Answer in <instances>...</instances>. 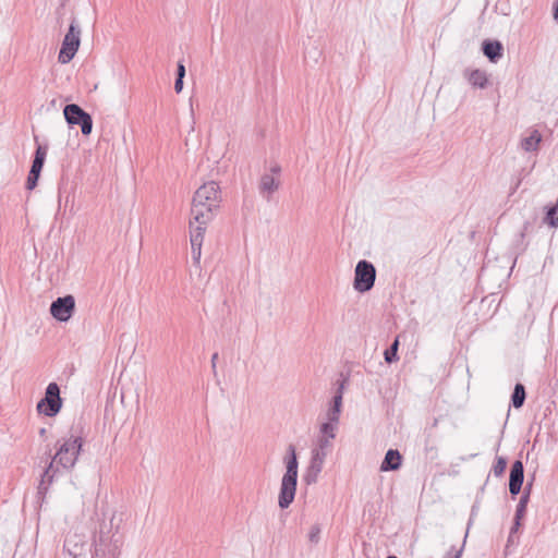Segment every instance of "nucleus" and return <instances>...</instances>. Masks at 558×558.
I'll list each match as a JSON object with an SVG mask.
<instances>
[{
    "instance_id": "f704fd0d",
    "label": "nucleus",
    "mask_w": 558,
    "mask_h": 558,
    "mask_svg": "<svg viewBox=\"0 0 558 558\" xmlns=\"http://www.w3.org/2000/svg\"><path fill=\"white\" fill-rule=\"evenodd\" d=\"M217 360H218V353L215 352L211 356V368H213L214 375H217V369H216Z\"/></svg>"
},
{
    "instance_id": "5701e85b",
    "label": "nucleus",
    "mask_w": 558,
    "mask_h": 558,
    "mask_svg": "<svg viewBox=\"0 0 558 558\" xmlns=\"http://www.w3.org/2000/svg\"><path fill=\"white\" fill-rule=\"evenodd\" d=\"M347 381H348V378H343L341 381H338L339 386H338V389H337L335 396L332 397V401H331V404L337 408L342 407L343 389H344Z\"/></svg>"
},
{
    "instance_id": "4c0bfd02",
    "label": "nucleus",
    "mask_w": 558,
    "mask_h": 558,
    "mask_svg": "<svg viewBox=\"0 0 558 558\" xmlns=\"http://www.w3.org/2000/svg\"><path fill=\"white\" fill-rule=\"evenodd\" d=\"M46 434H47V429H46L45 427H41V428L39 429V435H40L41 437H45V436H46Z\"/></svg>"
},
{
    "instance_id": "cd10ccee",
    "label": "nucleus",
    "mask_w": 558,
    "mask_h": 558,
    "mask_svg": "<svg viewBox=\"0 0 558 558\" xmlns=\"http://www.w3.org/2000/svg\"><path fill=\"white\" fill-rule=\"evenodd\" d=\"M340 413H341V408H337V407L331 404L329 410H328V412H327V418L329 421H333V422H338L339 423Z\"/></svg>"
},
{
    "instance_id": "aec40b11",
    "label": "nucleus",
    "mask_w": 558,
    "mask_h": 558,
    "mask_svg": "<svg viewBox=\"0 0 558 558\" xmlns=\"http://www.w3.org/2000/svg\"><path fill=\"white\" fill-rule=\"evenodd\" d=\"M541 140V134L535 130L531 133L530 136L522 140L521 146L525 151H534L537 149Z\"/></svg>"
},
{
    "instance_id": "2eb2a0df",
    "label": "nucleus",
    "mask_w": 558,
    "mask_h": 558,
    "mask_svg": "<svg viewBox=\"0 0 558 558\" xmlns=\"http://www.w3.org/2000/svg\"><path fill=\"white\" fill-rule=\"evenodd\" d=\"M280 182L272 174L265 173L260 178L259 193L267 199L270 201L271 195L279 189Z\"/></svg>"
},
{
    "instance_id": "f03ea898",
    "label": "nucleus",
    "mask_w": 558,
    "mask_h": 558,
    "mask_svg": "<svg viewBox=\"0 0 558 558\" xmlns=\"http://www.w3.org/2000/svg\"><path fill=\"white\" fill-rule=\"evenodd\" d=\"M82 446V436L75 434H71V436L60 445L50 464L45 470L41 476V481L38 486L39 495H45L48 490V485L52 482L53 474H51L50 472L53 468V463H58L66 470L72 469L77 460Z\"/></svg>"
},
{
    "instance_id": "c756f323",
    "label": "nucleus",
    "mask_w": 558,
    "mask_h": 558,
    "mask_svg": "<svg viewBox=\"0 0 558 558\" xmlns=\"http://www.w3.org/2000/svg\"><path fill=\"white\" fill-rule=\"evenodd\" d=\"M192 248V257L195 263H199L202 255V246H191Z\"/></svg>"
},
{
    "instance_id": "39448f33",
    "label": "nucleus",
    "mask_w": 558,
    "mask_h": 558,
    "mask_svg": "<svg viewBox=\"0 0 558 558\" xmlns=\"http://www.w3.org/2000/svg\"><path fill=\"white\" fill-rule=\"evenodd\" d=\"M63 407V399L60 395V387L57 383H50L45 390V396L41 398L36 410L39 414L48 417L58 415Z\"/></svg>"
},
{
    "instance_id": "20e7f679",
    "label": "nucleus",
    "mask_w": 558,
    "mask_h": 558,
    "mask_svg": "<svg viewBox=\"0 0 558 558\" xmlns=\"http://www.w3.org/2000/svg\"><path fill=\"white\" fill-rule=\"evenodd\" d=\"M283 462L286 472L281 478L278 505L281 509H287L294 500L298 485L299 462L294 445L288 446Z\"/></svg>"
},
{
    "instance_id": "f3484780",
    "label": "nucleus",
    "mask_w": 558,
    "mask_h": 558,
    "mask_svg": "<svg viewBox=\"0 0 558 558\" xmlns=\"http://www.w3.org/2000/svg\"><path fill=\"white\" fill-rule=\"evenodd\" d=\"M47 150H48L47 145L37 144V147H36L35 154H34V159H33V162L31 166V171L38 172L39 174L41 173V170L45 165L46 156H47Z\"/></svg>"
},
{
    "instance_id": "423d86ee",
    "label": "nucleus",
    "mask_w": 558,
    "mask_h": 558,
    "mask_svg": "<svg viewBox=\"0 0 558 558\" xmlns=\"http://www.w3.org/2000/svg\"><path fill=\"white\" fill-rule=\"evenodd\" d=\"M80 36L81 29L77 24V21L76 19H72V22L69 26V31L62 40L61 49L58 56V61L61 64L69 63L76 54L81 44Z\"/></svg>"
},
{
    "instance_id": "c85d7f7f",
    "label": "nucleus",
    "mask_w": 558,
    "mask_h": 558,
    "mask_svg": "<svg viewBox=\"0 0 558 558\" xmlns=\"http://www.w3.org/2000/svg\"><path fill=\"white\" fill-rule=\"evenodd\" d=\"M319 535H320V526L318 524L312 525L310 533H308V539L310 542L316 544L319 542Z\"/></svg>"
},
{
    "instance_id": "2f4dec72",
    "label": "nucleus",
    "mask_w": 558,
    "mask_h": 558,
    "mask_svg": "<svg viewBox=\"0 0 558 558\" xmlns=\"http://www.w3.org/2000/svg\"><path fill=\"white\" fill-rule=\"evenodd\" d=\"M183 80L184 78H181V77H175V82H174V90L175 93H181L182 89H183Z\"/></svg>"
},
{
    "instance_id": "b1692460",
    "label": "nucleus",
    "mask_w": 558,
    "mask_h": 558,
    "mask_svg": "<svg viewBox=\"0 0 558 558\" xmlns=\"http://www.w3.org/2000/svg\"><path fill=\"white\" fill-rule=\"evenodd\" d=\"M507 468V459L504 457H497L496 462L493 466V473L495 476H501Z\"/></svg>"
},
{
    "instance_id": "9b49d317",
    "label": "nucleus",
    "mask_w": 558,
    "mask_h": 558,
    "mask_svg": "<svg viewBox=\"0 0 558 558\" xmlns=\"http://www.w3.org/2000/svg\"><path fill=\"white\" fill-rule=\"evenodd\" d=\"M482 52L492 63H497L504 56V46L497 39H485L482 43Z\"/></svg>"
},
{
    "instance_id": "9d476101",
    "label": "nucleus",
    "mask_w": 558,
    "mask_h": 558,
    "mask_svg": "<svg viewBox=\"0 0 558 558\" xmlns=\"http://www.w3.org/2000/svg\"><path fill=\"white\" fill-rule=\"evenodd\" d=\"M524 481V465L521 460H515L510 468L509 492L512 497L520 494Z\"/></svg>"
},
{
    "instance_id": "473e14b6",
    "label": "nucleus",
    "mask_w": 558,
    "mask_h": 558,
    "mask_svg": "<svg viewBox=\"0 0 558 558\" xmlns=\"http://www.w3.org/2000/svg\"><path fill=\"white\" fill-rule=\"evenodd\" d=\"M521 520H522V519H517V517H514V519H513V525H512V527H511V530H510V535H512L513 533H515V532L518 531V529H519V527H520V525H521ZM510 537H511V536H509V538H510Z\"/></svg>"
},
{
    "instance_id": "c9c22d12",
    "label": "nucleus",
    "mask_w": 558,
    "mask_h": 558,
    "mask_svg": "<svg viewBox=\"0 0 558 558\" xmlns=\"http://www.w3.org/2000/svg\"><path fill=\"white\" fill-rule=\"evenodd\" d=\"M281 171V167L278 163H275L270 167L271 174H279Z\"/></svg>"
},
{
    "instance_id": "4468645a",
    "label": "nucleus",
    "mask_w": 558,
    "mask_h": 558,
    "mask_svg": "<svg viewBox=\"0 0 558 558\" xmlns=\"http://www.w3.org/2000/svg\"><path fill=\"white\" fill-rule=\"evenodd\" d=\"M402 456L397 449H388L380 464L381 472L397 471L402 465Z\"/></svg>"
},
{
    "instance_id": "f8f14e48",
    "label": "nucleus",
    "mask_w": 558,
    "mask_h": 558,
    "mask_svg": "<svg viewBox=\"0 0 558 558\" xmlns=\"http://www.w3.org/2000/svg\"><path fill=\"white\" fill-rule=\"evenodd\" d=\"M325 459L312 454L310 464L305 471L303 480L307 485L315 484L317 482L318 475L323 470Z\"/></svg>"
},
{
    "instance_id": "6e6552de",
    "label": "nucleus",
    "mask_w": 558,
    "mask_h": 558,
    "mask_svg": "<svg viewBox=\"0 0 558 558\" xmlns=\"http://www.w3.org/2000/svg\"><path fill=\"white\" fill-rule=\"evenodd\" d=\"M63 116L68 124L78 125L83 135H89L93 131L92 116L76 104L65 105Z\"/></svg>"
},
{
    "instance_id": "1a4fd4ad",
    "label": "nucleus",
    "mask_w": 558,
    "mask_h": 558,
    "mask_svg": "<svg viewBox=\"0 0 558 558\" xmlns=\"http://www.w3.org/2000/svg\"><path fill=\"white\" fill-rule=\"evenodd\" d=\"M75 311V299L72 294L57 298L50 304L51 316L61 323H66Z\"/></svg>"
},
{
    "instance_id": "4be33fe9",
    "label": "nucleus",
    "mask_w": 558,
    "mask_h": 558,
    "mask_svg": "<svg viewBox=\"0 0 558 558\" xmlns=\"http://www.w3.org/2000/svg\"><path fill=\"white\" fill-rule=\"evenodd\" d=\"M338 425H339L338 422H333V421H329V420L327 422L323 423L319 428L320 436H326L328 438L335 439L336 432L338 429Z\"/></svg>"
},
{
    "instance_id": "0eeeda50",
    "label": "nucleus",
    "mask_w": 558,
    "mask_h": 558,
    "mask_svg": "<svg viewBox=\"0 0 558 558\" xmlns=\"http://www.w3.org/2000/svg\"><path fill=\"white\" fill-rule=\"evenodd\" d=\"M376 280V268L373 263L361 259L354 270L353 288L360 293H365L374 288Z\"/></svg>"
},
{
    "instance_id": "412c9836",
    "label": "nucleus",
    "mask_w": 558,
    "mask_h": 558,
    "mask_svg": "<svg viewBox=\"0 0 558 558\" xmlns=\"http://www.w3.org/2000/svg\"><path fill=\"white\" fill-rule=\"evenodd\" d=\"M398 349H399V338L397 337L393 340V342L390 344V347L388 349H386L384 352V357H385L386 363L391 364L399 360Z\"/></svg>"
},
{
    "instance_id": "ea45409f",
    "label": "nucleus",
    "mask_w": 558,
    "mask_h": 558,
    "mask_svg": "<svg viewBox=\"0 0 558 558\" xmlns=\"http://www.w3.org/2000/svg\"><path fill=\"white\" fill-rule=\"evenodd\" d=\"M437 423H438V420H437V418H435V420H434V423H433V426L435 427V426L437 425Z\"/></svg>"
},
{
    "instance_id": "58836bf2",
    "label": "nucleus",
    "mask_w": 558,
    "mask_h": 558,
    "mask_svg": "<svg viewBox=\"0 0 558 558\" xmlns=\"http://www.w3.org/2000/svg\"><path fill=\"white\" fill-rule=\"evenodd\" d=\"M501 12H502L504 15H509L508 9L507 10L506 9H501Z\"/></svg>"
},
{
    "instance_id": "6ab92c4d",
    "label": "nucleus",
    "mask_w": 558,
    "mask_h": 558,
    "mask_svg": "<svg viewBox=\"0 0 558 558\" xmlns=\"http://www.w3.org/2000/svg\"><path fill=\"white\" fill-rule=\"evenodd\" d=\"M332 438H328L326 436H319L318 438V447L313 449L312 454L326 459L328 453L332 448L331 444Z\"/></svg>"
},
{
    "instance_id": "393cba45",
    "label": "nucleus",
    "mask_w": 558,
    "mask_h": 558,
    "mask_svg": "<svg viewBox=\"0 0 558 558\" xmlns=\"http://www.w3.org/2000/svg\"><path fill=\"white\" fill-rule=\"evenodd\" d=\"M530 499H526V496H521L519 504L517 505L515 514L517 519H523L526 512V507Z\"/></svg>"
},
{
    "instance_id": "bb28decb",
    "label": "nucleus",
    "mask_w": 558,
    "mask_h": 558,
    "mask_svg": "<svg viewBox=\"0 0 558 558\" xmlns=\"http://www.w3.org/2000/svg\"><path fill=\"white\" fill-rule=\"evenodd\" d=\"M468 534H469V530H466V533H465L464 539H463V544L460 547V549L454 550V547H451V549L447 553V555L444 558H461L463 549H464V545H465V541H466Z\"/></svg>"
},
{
    "instance_id": "e433bc0d",
    "label": "nucleus",
    "mask_w": 558,
    "mask_h": 558,
    "mask_svg": "<svg viewBox=\"0 0 558 558\" xmlns=\"http://www.w3.org/2000/svg\"><path fill=\"white\" fill-rule=\"evenodd\" d=\"M554 17L558 21V0L554 4Z\"/></svg>"
},
{
    "instance_id": "7ed1b4c3",
    "label": "nucleus",
    "mask_w": 558,
    "mask_h": 558,
    "mask_svg": "<svg viewBox=\"0 0 558 558\" xmlns=\"http://www.w3.org/2000/svg\"><path fill=\"white\" fill-rule=\"evenodd\" d=\"M114 514L109 522L102 521L93 536V546L96 556L119 558L124 537L119 531V525L113 524Z\"/></svg>"
},
{
    "instance_id": "7c9ffc66",
    "label": "nucleus",
    "mask_w": 558,
    "mask_h": 558,
    "mask_svg": "<svg viewBox=\"0 0 558 558\" xmlns=\"http://www.w3.org/2000/svg\"><path fill=\"white\" fill-rule=\"evenodd\" d=\"M185 72L186 71H185V66H184L183 62L179 61L178 66H177V77L184 78Z\"/></svg>"
},
{
    "instance_id": "f257e3e1",
    "label": "nucleus",
    "mask_w": 558,
    "mask_h": 558,
    "mask_svg": "<svg viewBox=\"0 0 558 558\" xmlns=\"http://www.w3.org/2000/svg\"><path fill=\"white\" fill-rule=\"evenodd\" d=\"M221 203V191L215 181L204 183L193 196L191 217L196 223H209L217 215Z\"/></svg>"
},
{
    "instance_id": "ddd939ff",
    "label": "nucleus",
    "mask_w": 558,
    "mask_h": 558,
    "mask_svg": "<svg viewBox=\"0 0 558 558\" xmlns=\"http://www.w3.org/2000/svg\"><path fill=\"white\" fill-rule=\"evenodd\" d=\"M463 77L475 88L484 89L488 85V76L484 70L481 69H465Z\"/></svg>"
},
{
    "instance_id": "72a5a7b5",
    "label": "nucleus",
    "mask_w": 558,
    "mask_h": 558,
    "mask_svg": "<svg viewBox=\"0 0 558 558\" xmlns=\"http://www.w3.org/2000/svg\"><path fill=\"white\" fill-rule=\"evenodd\" d=\"M532 481L527 482L525 487L523 488V494L521 496H526V499H530L531 490H532Z\"/></svg>"
},
{
    "instance_id": "a878e982",
    "label": "nucleus",
    "mask_w": 558,
    "mask_h": 558,
    "mask_svg": "<svg viewBox=\"0 0 558 558\" xmlns=\"http://www.w3.org/2000/svg\"><path fill=\"white\" fill-rule=\"evenodd\" d=\"M40 174L38 172H33L29 170L27 180H26V189L32 191L37 186Z\"/></svg>"
},
{
    "instance_id": "a211bd4d",
    "label": "nucleus",
    "mask_w": 558,
    "mask_h": 558,
    "mask_svg": "<svg viewBox=\"0 0 558 558\" xmlns=\"http://www.w3.org/2000/svg\"><path fill=\"white\" fill-rule=\"evenodd\" d=\"M525 399L526 391L524 385L521 383H517L511 395V405L514 409H520L523 407Z\"/></svg>"
},
{
    "instance_id": "dca6fc26",
    "label": "nucleus",
    "mask_w": 558,
    "mask_h": 558,
    "mask_svg": "<svg viewBox=\"0 0 558 558\" xmlns=\"http://www.w3.org/2000/svg\"><path fill=\"white\" fill-rule=\"evenodd\" d=\"M196 223L192 218L190 219V241L191 246H202L204 234L208 223Z\"/></svg>"
},
{
    "instance_id": "a19ab883",
    "label": "nucleus",
    "mask_w": 558,
    "mask_h": 558,
    "mask_svg": "<svg viewBox=\"0 0 558 558\" xmlns=\"http://www.w3.org/2000/svg\"><path fill=\"white\" fill-rule=\"evenodd\" d=\"M387 558H398V557L395 555H389Z\"/></svg>"
}]
</instances>
